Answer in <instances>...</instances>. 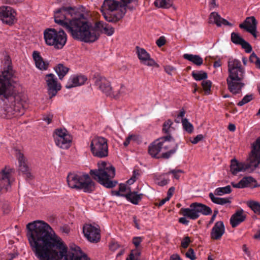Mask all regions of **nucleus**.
<instances>
[{
	"label": "nucleus",
	"mask_w": 260,
	"mask_h": 260,
	"mask_svg": "<svg viewBox=\"0 0 260 260\" xmlns=\"http://www.w3.org/2000/svg\"><path fill=\"white\" fill-rule=\"evenodd\" d=\"M164 152L161 153L162 158L168 159L177 151L178 146L171 135H167L159 139Z\"/></svg>",
	"instance_id": "obj_12"
},
{
	"label": "nucleus",
	"mask_w": 260,
	"mask_h": 260,
	"mask_svg": "<svg viewBox=\"0 0 260 260\" xmlns=\"http://www.w3.org/2000/svg\"><path fill=\"white\" fill-rule=\"evenodd\" d=\"M253 99V94H248L245 95L241 101H240L237 105L238 106H242L250 102Z\"/></svg>",
	"instance_id": "obj_43"
},
{
	"label": "nucleus",
	"mask_w": 260,
	"mask_h": 260,
	"mask_svg": "<svg viewBox=\"0 0 260 260\" xmlns=\"http://www.w3.org/2000/svg\"><path fill=\"white\" fill-rule=\"evenodd\" d=\"M67 182L71 188L82 189L85 192L90 193L95 189V183L87 174H70Z\"/></svg>",
	"instance_id": "obj_7"
},
{
	"label": "nucleus",
	"mask_w": 260,
	"mask_h": 260,
	"mask_svg": "<svg viewBox=\"0 0 260 260\" xmlns=\"http://www.w3.org/2000/svg\"><path fill=\"white\" fill-rule=\"evenodd\" d=\"M209 22L214 23L217 26H220L222 24L224 25H228L232 26V24L226 20L221 18L220 15L216 12H212L209 17Z\"/></svg>",
	"instance_id": "obj_26"
},
{
	"label": "nucleus",
	"mask_w": 260,
	"mask_h": 260,
	"mask_svg": "<svg viewBox=\"0 0 260 260\" xmlns=\"http://www.w3.org/2000/svg\"><path fill=\"white\" fill-rule=\"evenodd\" d=\"M135 137V136L134 135H131L129 136L125 140V141L123 143V145L124 146L126 147L130 143V141L131 140L133 139Z\"/></svg>",
	"instance_id": "obj_57"
},
{
	"label": "nucleus",
	"mask_w": 260,
	"mask_h": 260,
	"mask_svg": "<svg viewBox=\"0 0 260 260\" xmlns=\"http://www.w3.org/2000/svg\"><path fill=\"white\" fill-rule=\"evenodd\" d=\"M54 21L67 29L72 37L86 43L94 42L101 33L108 36L114 32V28L102 21L93 25L83 14L76 13L74 8L62 7L54 15Z\"/></svg>",
	"instance_id": "obj_2"
},
{
	"label": "nucleus",
	"mask_w": 260,
	"mask_h": 260,
	"mask_svg": "<svg viewBox=\"0 0 260 260\" xmlns=\"http://www.w3.org/2000/svg\"><path fill=\"white\" fill-rule=\"evenodd\" d=\"M225 232V228L222 221H217L211 232V238L213 240H219Z\"/></svg>",
	"instance_id": "obj_23"
},
{
	"label": "nucleus",
	"mask_w": 260,
	"mask_h": 260,
	"mask_svg": "<svg viewBox=\"0 0 260 260\" xmlns=\"http://www.w3.org/2000/svg\"><path fill=\"white\" fill-rule=\"evenodd\" d=\"M221 66L220 59H218L214 62L213 67L215 68L220 67Z\"/></svg>",
	"instance_id": "obj_64"
},
{
	"label": "nucleus",
	"mask_w": 260,
	"mask_h": 260,
	"mask_svg": "<svg viewBox=\"0 0 260 260\" xmlns=\"http://www.w3.org/2000/svg\"><path fill=\"white\" fill-rule=\"evenodd\" d=\"M165 71L167 74L171 75L175 72V68L171 66H166L165 67Z\"/></svg>",
	"instance_id": "obj_51"
},
{
	"label": "nucleus",
	"mask_w": 260,
	"mask_h": 260,
	"mask_svg": "<svg viewBox=\"0 0 260 260\" xmlns=\"http://www.w3.org/2000/svg\"><path fill=\"white\" fill-rule=\"evenodd\" d=\"M124 13L118 12L116 14L104 13L103 15L105 20L109 22L116 23L119 21L123 16Z\"/></svg>",
	"instance_id": "obj_29"
},
{
	"label": "nucleus",
	"mask_w": 260,
	"mask_h": 260,
	"mask_svg": "<svg viewBox=\"0 0 260 260\" xmlns=\"http://www.w3.org/2000/svg\"><path fill=\"white\" fill-rule=\"evenodd\" d=\"M164 152L163 151L159 139L154 141L149 146L148 148V152L149 154L153 157L156 158H162L161 154L159 152Z\"/></svg>",
	"instance_id": "obj_24"
},
{
	"label": "nucleus",
	"mask_w": 260,
	"mask_h": 260,
	"mask_svg": "<svg viewBox=\"0 0 260 260\" xmlns=\"http://www.w3.org/2000/svg\"><path fill=\"white\" fill-rule=\"evenodd\" d=\"M32 57L35 61L36 66L37 68L41 70H47L48 63L43 60V58L40 55V53L37 51H35L32 53Z\"/></svg>",
	"instance_id": "obj_27"
},
{
	"label": "nucleus",
	"mask_w": 260,
	"mask_h": 260,
	"mask_svg": "<svg viewBox=\"0 0 260 260\" xmlns=\"http://www.w3.org/2000/svg\"><path fill=\"white\" fill-rule=\"evenodd\" d=\"M212 82L210 80H204L202 82V86L205 92V94H210Z\"/></svg>",
	"instance_id": "obj_40"
},
{
	"label": "nucleus",
	"mask_w": 260,
	"mask_h": 260,
	"mask_svg": "<svg viewBox=\"0 0 260 260\" xmlns=\"http://www.w3.org/2000/svg\"><path fill=\"white\" fill-rule=\"evenodd\" d=\"M83 232L88 241L91 243H98L101 239L100 229L91 224H85L83 228Z\"/></svg>",
	"instance_id": "obj_15"
},
{
	"label": "nucleus",
	"mask_w": 260,
	"mask_h": 260,
	"mask_svg": "<svg viewBox=\"0 0 260 260\" xmlns=\"http://www.w3.org/2000/svg\"><path fill=\"white\" fill-rule=\"evenodd\" d=\"M252 152L254 155L260 154V136L256 139L253 145Z\"/></svg>",
	"instance_id": "obj_44"
},
{
	"label": "nucleus",
	"mask_w": 260,
	"mask_h": 260,
	"mask_svg": "<svg viewBox=\"0 0 260 260\" xmlns=\"http://www.w3.org/2000/svg\"><path fill=\"white\" fill-rule=\"evenodd\" d=\"M154 4L158 8H169L173 5V0H155Z\"/></svg>",
	"instance_id": "obj_34"
},
{
	"label": "nucleus",
	"mask_w": 260,
	"mask_h": 260,
	"mask_svg": "<svg viewBox=\"0 0 260 260\" xmlns=\"http://www.w3.org/2000/svg\"><path fill=\"white\" fill-rule=\"evenodd\" d=\"M231 41L236 45H240L244 40L238 33L233 32L231 34Z\"/></svg>",
	"instance_id": "obj_38"
},
{
	"label": "nucleus",
	"mask_w": 260,
	"mask_h": 260,
	"mask_svg": "<svg viewBox=\"0 0 260 260\" xmlns=\"http://www.w3.org/2000/svg\"><path fill=\"white\" fill-rule=\"evenodd\" d=\"M166 39L164 36H161L157 40L156 43L158 47H161L166 43Z\"/></svg>",
	"instance_id": "obj_52"
},
{
	"label": "nucleus",
	"mask_w": 260,
	"mask_h": 260,
	"mask_svg": "<svg viewBox=\"0 0 260 260\" xmlns=\"http://www.w3.org/2000/svg\"><path fill=\"white\" fill-rule=\"evenodd\" d=\"M141 251L138 248L133 250L131 251L126 260H141Z\"/></svg>",
	"instance_id": "obj_37"
},
{
	"label": "nucleus",
	"mask_w": 260,
	"mask_h": 260,
	"mask_svg": "<svg viewBox=\"0 0 260 260\" xmlns=\"http://www.w3.org/2000/svg\"><path fill=\"white\" fill-rule=\"evenodd\" d=\"M242 180L243 184L245 185V187L248 186L254 185L253 183L256 182L255 180L252 177H244Z\"/></svg>",
	"instance_id": "obj_42"
},
{
	"label": "nucleus",
	"mask_w": 260,
	"mask_h": 260,
	"mask_svg": "<svg viewBox=\"0 0 260 260\" xmlns=\"http://www.w3.org/2000/svg\"><path fill=\"white\" fill-rule=\"evenodd\" d=\"M260 165V154H253L249 162H240L236 159L231 161V171L234 175H236L241 171H248L251 172L255 169Z\"/></svg>",
	"instance_id": "obj_9"
},
{
	"label": "nucleus",
	"mask_w": 260,
	"mask_h": 260,
	"mask_svg": "<svg viewBox=\"0 0 260 260\" xmlns=\"http://www.w3.org/2000/svg\"><path fill=\"white\" fill-rule=\"evenodd\" d=\"M258 58L259 57H258L254 53H252L249 57V61L255 64Z\"/></svg>",
	"instance_id": "obj_54"
},
{
	"label": "nucleus",
	"mask_w": 260,
	"mask_h": 260,
	"mask_svg": "<svg viewBox=\"0 0 260 260\" xmlns=\"http://www.w3.org/2000/svg\"><path fill=\"white\" fill-rule=\"evenodd\" d=\"M183 172L181 170L179 169H174L171 170L168 172L169 174H172L173 175L174 178L178 179L180 177V174L182 173Z\"/></svg>",
	"instance_id": "obj_45"
},
{
	"label": "nucleus",
	"mask_w": 260,
	"mask_h": 260,
	"mask_svg": "<svg viewBox=\"0 0 260 260\" xmlns=\"http://www.w3.org/2000/svg\"><path fill=\"white\" fill-rule=\"evenodd\" d=\"M240 45H241L242 47L245 49L247 53H250L252 51L251 46L245 40L241 43Z\"/></svg>",
	"instance_id": "obj_46"
},
{
	"label": "nucleus",
	"mask_w": 260,
	"mask_h": 260,
	"mask_svg": "<svg viewBox=\"0 0 260 260\" xmlns=\"http://www.w3.org/2000/svg\"><path fill=\"white\" fill-rule=\"evenodd\" d=\"M98 168L90 171L89 174L92 178L106 188L115 187L117 182L111 180L115 175V168L105 161L99 162Z\"/></svg>",
	"instance_id": "obj_5"
},
{
	"label": "nucleus",
	"mask_w": 260,
	"mask_h": 260,
	"mask_svg": "<svg viewBox=\"0 0 260 260\" xmlns=\"http://www.w3.org/2000/svg\"><path fill=\"white\" fill-rule=\"evenodd\" d=\"M16 156L18 160L20 171L25 175L26 178L30 179L31 177V175L25 162V158L23 154L20 150L17 149L16 150Z\"/></svg>",
	"instance_id": "obj_22"
},
{
	"label": "nucleus",
	"mask_w": 260,
	"mask_h": 260,
	"mask_svg": "<svg viewBox=\"0 0 260 260\" xmlns=\"http://www.w3.org/2000/svg\"><path fill=\"white\" fill-rule=\"evenodd\" d=\"M12 169L5 167L0 172V191L3 189L6 191L8 190L10 186V178L11 176Z\"/></svg>",
	"instance_id": "obj_19"
},
{
	"label": "nucleus",
	"mask_w": 260,
	"mask_h": 260,
	"mask_svg": "<svg viewBox=\"0 0 260 260\" xmlns=\"http://www.w3.org/2000/svg\"><path fill=\"white\" fill-rule=\"evenodd\" d=\"M87 80V78L82 74L73 75L70 77L65 86L68 89H71L81 86L83 85Z\"/></svg>",
	"instance_id": "obj_21"
},
{
	"label": "nucleus",
	"mask_w": 260,
	"mask_h": 260,
	"mask_svg": "<svg viewBox=\"0 0 260 260\" xmlns=\"http://www.w3.org/2000/svg\"><path fill=\"white\" fill-rule=\"evenodd\" d=\"M191 76L196 81H204L208 78L207 73L203 71H193L191 73Z\"/></svg>",
	"instance_id": "obj_33"
},
{
	"label": "nucleus",
	"mask_w": 260,
	"mask_h": 260,
	"mask_svg": "<svg viewBox=\"0 0 260 260\" xmlns=\"http://www.w3.org/2000/svg\"><path fill=\"white\" fill-rule=\"evenodd\" d=\"M26 229L29 244L39 260H89L75 245L68 251L60 238L52 234L51 228L44 221L30 222Z\"/></svg>",
	"instance_id": "obj_1"
},
{
	"label": "nucleus",
	"mask_w": 260,
	"mask_h": 260,
	"mask_svg": "<svg viewBox=\"0 0 260 260\" xmlns=\"http://www.w3.org/2000/svg\"><path fill=\"white\" fill-rule=\"evenodd\" d=\"M54 138L55 144L60 148L67 149L71 146L72 138L66 129H56Z\"/></svg>",
	"instance_id": "obj_13"
},
{
	"label": "nucleus",
	"mask_w": 260,
	"mask_h": 260,
	"mask_svg": "<svg viewBox=\"0 0 260 260\" xmlns=\"http://www.w3.org/2000/svg\"><path fill=\"white\" fill-rule=\"evenodd\" d=\"M170 260H182V259L178 254H174L171 256Z\"/></svg>",
	"instance_id": "obj_61"
},
{
	"label": "nucleus",
	"mask_w": 260,
	"mask_h": 260,
	"mask_svg": "<svg viewBox=\"0 0 260 260\" xmlns=\"http://www.w3.org/2000/svg\"><path fill=\"white\" fill-rule=\"evenodd\" d=\"M185 111L184 110V109L183 108H182L178 112V113L177 114V116H178V117L179 118H183V117L185 115Z\"/></svg>",
	"instance_id": "obj_62"
},
{
	"label": "nucleus",
	"mask_w": 260,
	"mask_h": 260,
	"mask_svg": "<svg viewBox=\"0 0 260 260\" xmlns=\"http://www.w3.org/2000/svg\"><path fill=\"white\" fill-rule=\"evenodd\" d=\"M142 196V194H138L136 191H129L125 194V198L126 200L134 205L138 204L141 200Z\"/></svg>",
	"instance_id": "obj_28"
},
{
	"label": "nucleus",
	"mask_w": 260,
	"mask_h": 260,
	"mask_svg": "<svg viewBox=\"0 0 260 260\" xmlns=\"http://www.w3.org/2000/svg\"><path fill=\"white\" fill-rule=\"evenodd\" d=\"M69 69L63 64L59 63L55 68V71L58 76L59 79L62 80L69 72Z\"/></svg>",
	"instance_id": "obj_32"
},
{
	"label": "nucleus",
	"mask_w": 260,
	"mask_h": 260,
	"mask_svg": "<svg viewBox=\"0 0 260 260\" xmlns=\"http://www.w3.org/2000/svg\"><path fill=\"white\" fill-rule=\"evenodd\" d=\"M190 242L191 241L189 237L188 236L185 237L181 241V247L183 248H186Z\"/></svg>",
	"instance_id": "obj_49"
},
{
	"label": "nucleus",
	"mask_w": 260,
	"mask_h": 260,
	"mask_svg": "<svg viewBox=\"0 0 260 260\" xmlns=\"http://www.w3.org/2000/svg\"><path fill=\"white\" fill-rule=\"evenodd\" d=\"M228 72L229 76L226 79L228 89L234 94L240 93L245 85L243 82L245 70L242 67L241 61L230 58L228 61Z\"/></svg>",
	"instance_id": "obj_4"
},
{
	"label": "nucleus",
	"mask_w": 260,
	"mask_h": 260,
	"mask_svg": "<svg viewBox=\"0 0 260 260\" xmlns=\"http://www.w3.org/2000/svg\"><path fill=\"white\" fill-rule=\"evenodd\" d=\"M212 212V209L209 207L202 203L194 202L190 205L189 208H182L180 209V214L184 217L180 218L179 222L187 225L189 221L185 217L192 220H196L200 217L201 214L204 215H209Z\"/></svg>",
	"instance_id": "obj_6"
},
{
	"label": "nucleus",
	"mask_w": 260,
	"mask_h": 260,
	"mask_svg": "<svg viewBox=\"0 0 260 260\" xmlns=\"http://www.w3.org/2000/svg\"><path fill=\"white\" fill-rule=\"evenodd\" d=\"M173 123L172 121L170 119L166 121L162 125L163 132L167 134V135H170L172 130L173 129V127L172 126Z\"/></svg>",
	"instance_id": "obj_36"
},
{
	"label": "nucleus",
	"mask_w": 260,
	"mask_h": 260,
	"mask_svg": "<svg viewBox=\"0 0 260 260\" xmlns=\"http://www.w3.org/2000/svg\"><path fill=\"white\" fill-rule=\"evenodd\" d=\"M45 80L47 83L48 93L51 99L56 95L58 91L61 89V86L57 82V78L53 74L46 75Z\"/></svg>",
	"instance_id": "obj_14"
},
{
	"label": "nucleus",
	"mask_w": 260,
	"mask_h": 260,
	"mask_svg": "<svg viewBox=\"0 0 260 260\" xmlns=\"http://www.w3.org/2000/svg\"><path fill=\"white\" fill-rule=\"evenodd\" d=\"M169 180L167 179H162L159 182L158 185L160 186H165L169 183Z\"/></svg>",
	"instance_id": "obj_59"
},
{
	"label": "nucleus",
	"mask_w": 260,
	"mask_h": 260,
	"mask_svg": "<svg viewBox=\"0 0 260 260\" xmlns=\"http://www.w3.org/2000/svg\"><path fill=\"white\" fill-rule=\"evenodd\" d=\"M11 64L5 67L0 75V116L5 118L18 116L24 113V106L16 95V82Z\"/></svg>",
	"instance_id": "obj_3"
},
{
	"label": "nucleus",
	"mask_w": 260,
	"mask_h": 260,
	"mask_svg": "<svg viewBox=\"0 0 260 260\" xmlns=\"http://www.w3.org/2000/svg\"><path fill=\"white\" fill-rule=\"evenodd\" d=\"M52 118V114H48L44 117L43 120L47 122V124H49L51 122Z\"/></svg>",
	"instance_id": "obj_58"
},
{
	"label": "nucleus",
	"mask_w": 260,
	"mask_h": 260,
	"mask_svg": "<svg viewBox=\"0 0 260 260\" xmlns=\"http://www.w3.org/2000/svg\"><path fill=\"white\" fill-rule=\"evenodd\" d=\"M183 58L192 62L194 64L197 66H200L203 63V58L198 55H193L191 54H184Z\"/></svg>",
	"instance_id": "obj_30"
},
{
	"label": "nucleus",
	"mask_w": 260,
	"mask_h": 260,
	"mask_svg": "<svg viewBox=\"0 0 260 260\" xmlns=\"http://www.w3.org/2000/svg\"><path fill=\"white\" fill-rule=\"evenodd\" d=\"M136 50L138 58L141 63L149 67L157 66V63L151 58L150 54L145 49L139 46H136Z\"/></svg>",
	"instance_id": "obj_18"
},
{
	"label": "nucleus",
	"mask_w": 260,
	"mask_h": 260,
	"mask_svg": "<svg viewBox=\"0 0 260 260\" xmlns=\"http://www.w3.org/2000/svg\"><path fill=\"white\" fill-rule=\"evenodd\" d=\"M44 38L46 44L53 46L56 49H62L67 43V36L61 29L47 28L44 31Z\"/></svg>",
	"instance_id": "obj_8"
},
{
	"label": "nucleus",
	"mask_w": 260,
	"mask_h": 260,
	"mask_svg": "<svg viewBox=\"0 0 260 260\" xmlns=\"http://www.w3.org/2000/svg\"><path fill=\"white\" fill-rule=\"evenodd\" d=\"M175 190V188L174 187H170L167 192V196L170 197V198L172 196Z\"/></svg>",
	"instance_id": "obj_63"
},
{
	"label": "nucleus",
	"mask_w": 260,
	"mask_h": 260,
	"mask_svg": "<svg viewBox=\"0 0 260 260\" xmlns=\"http://www.w3.org/2000/svg\"><path fill=\"white\" fill-rule=\"evenodd\" d=\"M139 175V171L138 170H134L133 172V176L132 178L128 180V182L131 183L135 182Z\"/></svg>",
	"instance_id": "obj_48"
},
{
	"label": "nucleus",
	"mask_w": 260,
	"mask_h": 260,
	"mask_svg": "<svg viewBox=\"0 0 260 260\" xmlns=\"http://www.w3.org/2000/svg\"><path fill=\"white\" fill-rule=\"evenodd\" d=\"M118 247L119 244L116 242H112L109 245V248L112 251H115Z\"/></svg>",
	"instance_id": "obj_56"
},
{
	"label": "nucleus",
	"mask_w": 260,
	"mask_h": 260,
	"mask_svg": "<svg viewBox=\"0 0 260 260\" xmlns=\"http://www.w3.org/2000/svg\"><path fill=\"white\" fill-rule=\"evenodd\" d=\"M209 197L212 202L216 204L223 205L231 203V201L229 198L216 197H215V194L212 192L209 193Z\"/></svg>",
	"instance_id": "obj_31"
},
{
	"label": "nucleus",
	"mask_w": 260,
	"mask_h": 260,
	"mask_svg": "<svg viewBox=\"0 0 260 260\" xmlns=\"http://www.w3.org/2000/svg\"><path fill=\"white\" fill-rule=\"evenodd\" d=\"M186 256L191 260H195L196 256L195 255L193 250L192 248H189L185 254Z\"/></svg>",
	"instance_id": "obj_47"
},
{
	"label": "nucleus",
	"mask_w": 260,
	"mask_h": 260,
	"mask_svg": "<svg viewBox=\"0 0 260 260\" xmlns=\"http://www.w3.org/2000/svg\"><path fill=\"white\" fill-rule=\"evenodd\" d=\"M143 238L141 237H135L133 239V243L134 244L136 248H138Z\"/></svg>",
	"instance_id": "obj_50"
},
{
	"label": "nucleus",
	"mask_w": 260,
	"mask_h": 260,
	"mask_svg": "<svg viewBox=\"0 0 260 260\" xmlns=\"http://www.w3.org/2000/svg\"><path fill=\"white\" fill-rule=\"evenodd\" d=\"M247 205L255 213L260 214V204L258 202L250 201Z\"/></svg>",
	"instance_id": "obj_39"
},
{
	"label": "nucleus",
	"mask_w": 260,
	"mask_h": 260,
	"mask_svg": "<svg viewBox=\"0 0 260 260\" xmlns=\"http://www.w3.org/2000/svg\"><path fill=\"white\" fill-rule=\"evenodd\" d=\"M16 12L9 6L0 7V19L7 24L12 25L15 21Z\"/></svg>",
	"instance_id": "obj_16"
},
{
	"label": "nucleus",
	"mask_w": 260,
	"mask_h": 260,
	"mask_svg": "<svg viewBox=\"0 0 260 260\" xmlns=\"http://www.w3.org/2000/svg\"><path fill=\"white\" fill-rule=\"evenodd\" d=\"M93 80L94 85L106 95L117 98L123 91L122 86H120V90H116L111 87L110 82L105 77L98 74L94 75Z\"/></svg>",
	"instance_id": "obj_10"
},
{
	"label": "nucleus",
	"mask_w": 260,
	"mask_h": 260,
	"mask_svg": "<svg viewBox=\"0 0 260 260\" xmlns=\"http://www.w3.org/2000/svg\"><path fill=\"white\" fill-rule=\"evenodd\" d=\"M182 126L183 128L188 133H191L193 130L192 124L190 123L186 118L182 120Z\"/></svg>",
	"instance_id": "obj_41"
},
{
	"label": "nucleus",
	"mask_w": 260,
	"mask_h": 260,
	"mask_svg": "<svg viewBox=\"0 0 260 260\" xmlns=\"http://www.w3.org/2000/svg\"><path fill=\"white\" fill-rule=\"evenodd\" d=\"M120 191H116V190H112V194L113 196H116L117 197H125V194H122L120 193Z\"/></svg>",
	"instance_id": "obj_60"
},
{
	"label": "nucleus",
	"mask_w": 260,
	"mask_h": 260,
	"mask_svg": "<svg viewBox=\"0 0 260 260\" xmlns=\"http://www.w3.org/2000/svg\"><path fill=\"white\" fill-rule=\"evenodd\" d=\"M90 150L92 154L99 158H104L108 155L107 140L102 137L94 138L91 142Z\"/></svg>",
	"instance_id": "obj_11"
},
{
	"label": "nucleus",
	"mask_w": 260,
	"mask_h": 260,
	"mask_svg": "<svg viewBox=\"0 0 260 260\" xmlns=\"http://www.w3.org/2000/svg\"><path fill=\"white\" fill-rule=\"evenodd\" d=\"M203 139V136L202 135H197L192 141H191V143L192 144H197L199 141L202 140Z\"/></svg>",
	"instance_id": "obj_55"
},
{
	"label": "nucleus",
	"mask_w": 260,
	"mask_h": 260,
	"mask_svg": "<svg viewBox=\"0 0 260 260\" xmlns=\"http://www.w3.org/2000/svg\"><path fill=\"white\" fill-rule=\"evenodd\" d=\"M120 1L122 4L114 0H105L103 4L102 8L110 11L111 13L114 11L117 10L119 7H121L122 6L125 7L134 0Z\"/></svg>",
	"instance_id": "obj_20"
},
{
	"label": "nucleus",
	"mask_w": 260,
	"mask_h": 260,
	"mask_svg": "<svg viewBox=\"0 0 260 260\" xmlns=\"http://www.w3.org/2000/svg\"><path fill=\"white\" fill-rule=\"evenodd\" d=\"M246 218V215L244 214V211L240 209L231 216L230 223L233 228L237 227L239 224L244 221Z\"/></svg>",
	"instance_id": "obj_25"
},
{
	"label": "nucleus",
	"mask_w": 260,
	"mask_h": 260,
	"mask_svg": "<svg viewBox=\"0 0 260 260\" xmlns=\"http://www.w3.org/2000/svg\"><path fill=\"white\" fill-rule=\"evenodd\" d=\"M257 22L253 16L248 17L244 22L239 24V27L251 34L255 39L257 38L256 29Z\"/></svg>",
	"instance_id": "obj_17"
},
{
	"label": "nucleus",
	"mask_w": 260,
	"mask_h": 260,
	"mask_svg": "<svg viewBox=\"0 0 260 260\" xmlns=\"http://www.w3.org/2000/svg\"><path fill=\"white\" fill-rule=\"evenodd\" d=\"M232 186L235 188H243L245 187V185H244L242 179L237 183H232Z\"/></svg>",
	"instance_id": "obj_53"
},
{
	"label": "nucleus",
	"mask_w": 260,
	"mask_h": 260,
	"mask_svg": "<svg viewBox=\"0 0 260 260\" xmlns=\"http://www.w3.org/2000/svg\"><path fill=\"white\" fill-rule=\"evenodd\" d=\"M232 191L230 185H227L225 187H218L215 189L214 194L216 196H223L224 194L231 193Z\"/></svg>",
	"instance_id": "obj_35"
}]
</instances>
